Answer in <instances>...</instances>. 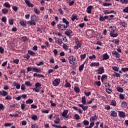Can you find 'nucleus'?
Returning <instances> with one entry per match:
<instances>
[{"mask_svg":"<svg viewBox=\"0 0 128 128\" xmlns=\"http://www.w3.org/2000/svg\"><path fill=\"white\" fill-rule=\"evenodd\" d=\"M84 64H82L79 67V70L80 72H82L84 70Z\"/></svg>","mask_w":128,"mask_h":128,"instance_id":"obj_30","label":"nucleus"},{"mask_svg":"<svg viewBox=\"0 0 128 128\" xmlns=\"http://www.w3.org/2000/svg\"><path fill=\"white\" fill-rule=\"evenodd\" d=\"M97 71L98 72V74H103V72H104V67H100V68H98Z\"/></svg>","mask_w":128,"mask_h":128,"instance_id":"obj_9","label":"nucleus"},{"mask_svg":"<svg viewBox=\"0 0 128 128\" xmlns=\"http://www.w3.org/2000/svg\"><path fill=\"white\" fill-rule=\"evenodd\" d=\"M60 120L58 118H56V119L54 121L55 124H60Z\"/></svg>","mask_w":128,"mask_h":128,"instance_id":"obj_42","label":"nucleus"},{"mask_svg":"<svg viewBox=\"0 0 128 128\" xmlns=\"http://www.w3.org/2000/svg\"><path fill=\"white\" fill-rule=\"evenodd\" d=\"M4 6H6V8H10V3L8 2H5Z\"/></svg>","mask_w":128,"mask_h":128,"instance_id":"obj_34","label":"nucleus"},{"mask_svg":"<svg viewBox=\"0 0 128 128\" xmlns=\"http://www.w3.org/2000/svg\"><path fill=\"white\" fill-rule=\"evenodd\" d=\"M55 38V42L56 44H62V40L60 38Z\"/></svg>","mask_w":128,"mask_h":128,"instance_id":"obj_8","label":"nucleus"},{"mask_svg":"<svg viewBox=\"0 0 128 128\" xmlns=\"http://www.w3.org/2000/svg\"><path fill=\"white\" fill-rule=\"evenodd\" d=\"M116 27L114 26H110L109 29V31L110 32V34L114 32H116Z\"/></svg>","mask_w":128,"mask_h":128,"instance_id":"obj_7","label":"nucleus"},{"mask_svg":"<svg viewBox=\"0 0 128 128\" xmlns=\"http://www.w3.org/2000/svg\"><path fill=\"white\" fill-rule=\"evenodd\" d=\"M4 48L2 47H0V54H4Z\"/></svg>","mask_w":128,"mask_h":128,"instance_id":"obj_59","label":"nucleus"},{"mask_svg":"<svg viewBox=\"0 0 128 128\" xmlns=\"http://www.w3.org/2000/svg\"><path fill=\"white\" fill-rule=\"evenodd\" d=\"M14 86H16V88H17V90H20V84H19L16 83L14 84Z\"/></svg>","mask_w":128,"mask_h":128,"instance_id":"obj_27","label":"nucleus"},{"mask_svg":"<svg viewBox=\"0 0 128 128\" xmlns=\"http://www.w3.org/2000/svg\"><path fill=\"white\" fill-rule=\"evenodd\" d=\"M50 104H51L52 106H56V104L55 103H54L52 100H51L50 102Z\"/></svg>","mask_w":128,"mask_h":128,"instance_id":"obj_55","label":"nucleus"},{"mask_svg":"<svg viewBox=\"0 0 128 128\" xmlns=\"http://www.w3.org/2000/svg\"><path fill=\"white\" fill-rule=\"evenodd\" d=\"M2 12L3 14H6L8 12V10L6 8H4L2 10Z\"/></svg>","mask_w":128,"mask_h":128,"instance_id":"obj_32","label":"nucleus"},{"mask_svg":"<svg viewBox=\"0 0 128 128\" xmlns=\"http://www.w3.org/2000/svg\"><path fill=\"white\" fill-rule=\"evenodd\" d=\"M112 68L114 70H115V72H118V68L116 66H113Z\"/></svg>","mask_w":128,"mask_h":128,"instance_id":"obj_51","label":"nucleus"},{"mask_svg":"<svg viewBox=\"0 0 128 128\" xmlns=\"http://www.w3.org/2000/svg\"><path fill=\"white\" fill-rule=\"evenodd\" d=\"M106 92L108 94H112V89L110 88H108L106 89Z\"/></svg>","mask_w":128,"mask_h":128,"instance_id":"obj_44","label":"nucleus"},{"mask_svg":"<svg viewBox=\"0 0 128 128\" xmlns=\"http://www.w3.org/2000/svg\"><path fill=\"white\" fill-rule=\"evenodd\" d=\"M75 118H76V120H80V115L78 114H75Z\"/></svg>","mask_w":128,"mask_h":128,"instance_id":"obj_56","label":"nucleus"},{"mask_svg":"<svg viewBox=\"0 0 128 128\" xmlns=\"http://www.w3.org/2000/svg\"><path fill=\"white\" fill-rule=\"evenodd\" d=\"M68 60L71 64H74L76 62V60L74 56H69Z\"/></svg>","mask_w":128,"mask_h":128,"instance_id":"obj_2","label":"nucleus"},{"mask_svg":"<svg viewBox=\"0 0 128 128\" xmlns=\"http://www.w3.org/2000/svg\"><path fill=\"white\" fill-rule=\"evenodd\" d=\"M121 24H120L124 28H126V22H120Z\"/></svg>","mask_w":128,"mask_h":128,"instance_id":"obj_53","label":"nucleus"},{"mask_svg":"<svg viewBox=\"0 0 128 128\" xmlns=\"http://www.w3.org/2000/svg\"><path fill=\"white\" fill-rule=\"evenodd\" d=\"M20 60H18V59H15L13 60V62H14V64H18Z\"/></svg>","mask_w":128,"mask_h":128,"instance_id":"obj_49","label":"nucleus"},{"mask_svg":"<svg viewBox=\"0 0 128 128\" xmlns=\"http://www.w3.org/2000/svg\"><path fill=\"white\" fill-rule=\"evenodd\" d=\"M119 116L120 118H125L126 117V114L124 112L120 111L119 112Z\"/></svg>","mask_w":128,"mask_h":128,"instance_id":"obj_12","label":"nucleus"},{"mask_svg":"<svg viewBox=\"0 0 128 128\" xmlns=\"http://www.w3.org/2000/svg\"><path fill=\"white\" fill-rule=\"evenodd\" d=\"M31 20L28 21L27 22V24H30V26H36V22H34V20H36V16L35 14L32 16Z\"/></svg>","mask_w":128,"mask_h":128,"instance_id":"obj_1","label":"nucleus"},{"mask_svg":"<svg viewBox=\"0 0 128 128\" xmlns=\"http://www.w3.org/2000/svg\"><path fill=\"white\" fill-rule=\"evenodd\" d=\"M82 102L83 104H86V96H84L82 99Z\"/></svg>","mask_w":128,"mask_h":128,"instance_id":"obj_21","label":"nucleus"},{"mask_svg":"<svg viewBox=\"0 0 128 128\" xmlns=\"http://www.w3.org/2000/svg\"><path fill=\"white\" fill-rule=\"evenodd\" d=\"M2 21L3 22H6V17H2Z\"/></svg>","mask_w":128,"mask_h":128,"instance_id":"obj_54","label":"nucleus"},{"mask_svg":"<svg viewBox=\"0 0 128 128\" xmlns=\"http://www.w3.org/2000/svg\"><path fill=\"white\" fill-rule=\"evenodd\" d=\"M68 110H64L62 113V116H64L66 118H68Z\"/></svg>","mask_w":128,"mask_h":128,"instance_id":"obj_6","label":"nucleus"},{"mask_svg":"<svg viewBox=\"0 0 128 128\" xmlns=\"http://www.w3.org/2000/svg\"><path fill=\"white\" fill-rule=\"evenodd\" d=\"M72 32L70 30L67 29L66 31L65 32V34L66 36H68L70 38L72 37V35H70V34H72Z\"/></svg>","mask_w":128,"mask_h":128,"instance_id":"obj_5","label":"nucleus"},{"mask_svg":"<svg viewBox=\"0 0 128 128\" xmlns=\"http://www.w3.org/2000/svg\"><path fill=\"white\" fill-rule=\"evenodd\" d=\"M12 9L14 10V12H16L18 10V8L16 6H12Z\"/></svg>","mask_w":128,"mask_h":128,"instance_id":"obj_61","label":"nucleus"},{"mask_svg":"<svg viewBox=\"0 0 128 128\" xmlns=\"http://www.w3.org/2000/svg\"><path fill=\"white\" fill-rule=\"evenodd\" d=\"M22 42H26L27 40H28V38H26V36H23L22 38Z\"/></svg>","mask_w":128,"mask_h":128,"instance_id":"obj_36","label":"nucleus"},{"mask_svg":"<svg viewBox=\"0 0 128 128\" xmlns=\"http://www.w3.org/2000/svg\"><path fill=\"white\" fill-rule=\"evenodd\" d=\"M4 126H12V124L11 123H5Z\"/></svg>","mask_w":128,"mask_h":128,"instance_id":"obj_47","label":"nucleus"},{"mask_svg":"<svg viewBox=\"0 0 128 128\" xmlns=\"http://www.w3.org/2000/svg\"><path fill=\"white\" fill-rule=\"evenodd\" d=\"M86 54H81L80 55L81 60H82L86 58Z\"/></svg>","mask_w":128,"mask_h":128,"instance_id":"obj_48","label":"nucleus"},{"mask_svg":"<svg viewBox=\"0 0 128 128\" xmlns=\"http://www.w3.org/2000/svg\"><path fill=\"white\" fill-rule=\"evenodd\" d=\"M26 4H27V6L29 7L34 8V4L32 3H30V2L28 0H25Z\"/></svg>","mask_w":128,"mask_h":128,"instance_id":"obj_10","label":"nucleus"},{"mask_svg":"<svg viewBox=\"0 0 128 128\" xmlns=\"http://www.w3.org/2000/svg\"><path fill=\"white\" fill-rule=\"evenodd\" d=\"M121 2L126 4H128V0H121Z\"/></svg>","mask_w":128,"mask_h":128,"instance_id":"obj_50","label":"nucleus"},{"mask_svg":"<svg viewBox=\"0 0 128 128\" xmlns=\"http://www.w3.org/2000/svg\"><path fill=\"white\" fill-rule=\"evenodd\" d=\"M25 86H32V85L30 82L27 81L25 82Z\"/></svg>","mask_w":128,"mask_h":128,"instance_id":"obj_24","label":"nucleus"},{"mask_svg":"<svg viewBox=\"0 0 128 128\" xmlns=\"http://www.w3.org/2000/svg\"><path fill=\"white\" fill-rule=\"evenodd\" d=\"M100 66L99 62H92L90 64L91 66Z\"/></svg>","mask_w":128,"mask_h":128,"instance_id":"obj_18","label":"nucleus"},{"mask_svg":"<svg viewBox=\"0 0 128 128\" xmlns=\"http://www.w3.org/2000/svg\"><path fill=\"white\" fill-rule=\"evenodd\" d=\"M33 72H42V70H40V68H34Z\"/></svg>","mask_w":128,"mask_h":128,"instance_id":"obj_19","label":"nucleus"},{"mask_svg":"<svg viewBox=\"0 0 128 128\" xmlns=\"http://www.w3.org/2000/svg\"><path fill=\"white\" fill-rule=\"evenodd\" d=\"M124 12L128 13V6L123 10Z\"/></svg>","mask_w":128,"mask_h":128,"instance_id":"obj_60","label":"nucleus"},{"mask_svg":"<svg viewBox=\"0 0 128 128\" xmlns=\"http://www.w3.org/2000/svg\"><path fill=\"white\" fill-rule=\"evenodd\" d=\"M111 104L112 106H116V100H112L111 102Z\"/></svg>","mask_w":128,"mask_h":128,"instance_id":"obj_38","label":"nucleus"},{"mask_svg":"<svg viewBox=\"0 0 128 128\" xmlns=\"http://www.w3.org/2000/svg\"><path fill=\"white\" fill-rule=\"evenodd\" d=\"M62 22L66 24V28H68L70 26V22L66 19V18H63Z\"/></svg>","mask_w":128,"mask_h":128,"instance_id":"obj_11","label":"nucleus"},{"mask_svg":"<svg viewBox=\"0 0 128 128\" xmlns=\"http://www.w3.org/2000/svg\"><path fill=\"white\" fill-rule=\"evenodd\" d=\"M34 67L28 66V68H27V71L30 72L31 70H32V72H34Z\"/></svg>","mask_w":128,"mask_h":128,"instance_id":"obj_28","label":"nucleus"},{"mask_svg":"<svg viewBox=\"0 0 128 128\" xmlns=\"http://www.w3.org/2000/svg\"><path fill=\"white\" fill-rule=\"evenodd\" d=\"M28 54H30L31 56H34L36 54V53H34V52L30 50H28Z\"/></svg>","mask_w":128,"mask_h":128,"instance_id":"obj_35","label":"nucleus"},{"mask_svg":"<svg viewBox=\"0 0 128 128\" xmlns=\"http://www.w3.org/2000/svg\"><path fill=\"white\" fill-rule=\"evenodd\" d=\"M8 94V92L4 90L1 92V96H6Z\"/></svg>","mask_w":128,"mask_h":128,"instance_id":"obj_15","label":"nucleus"},{"mask_svg":"<svg viewBox=\"0 0 128 128\" xmlns=\"http://www.w3.org/2000/svg\"><path fill=\"white\" fill-rule=\"evenodd\" d=\"M103 6H112V4L105 2L103 4Z\"/></svg>","mask_w":128,"mask_h":128,"instance_id":"obj_41","label":"nucleus"},{"mask_svg":"<svg viewBox=\"0 0 128 128\" xmlns=\"http://www.w3.org/2000/svg\"><path fill=\"white\" fill-rule=\"evenodd\" d=\"M54 70L52 69H50L48 71V74H52V72H54Z\"/></svg>","mask_w":128,"mask_h":128,"instance_id":"obj_62","label":"nucleus"},{"mask_svg":"<svg viewBox=\"0 0 128 128\" xmlns=\"http://www.w3.org/2000/svg\"><path fill=\"white\" fill-rule=\"evenodd\" d=\"M110 36L112 38H116V36H118V33L112 32V33H110Z\"/></svg>","mask_w":128,"mask_h":128,"instance_id":"obj_17","label":"nucleus"},{"mask_svg":"<svg viewBox=\"0 0 128 128\" xmlns=\"http://www.w3.org/2000/svg\"><path fill=\"white\" fill-rule=\"evenodd\" d=\"M80 46H81L80 44H76V46H74V48L75 50H78V48H80Z\"/></svg>","mask_w":128,"mask_h":128,"instance_id":"obj_33","label":"nucleus"},{"mask_svg":"<svg viewBox=\"0 0 128 128\" xmlns=\"http://www.w3.org/2000/svg\"><path fill=\"white\" fill-rule=\"evenodd\" d=\"M110 114L112 116H113L114 118H116V111L114 110H112L110 112Z\"/></svg>","mask_w":128,"mask_h":128,"instance_id":"obj_13","label":"nucleus"},{"mask_svg":"<svg viewBox=\"0 0 128 128\" xmlns=\"http://www.w3.org/2000/svg\"><path fill=\"white\" fill-rule=\"evenodd\" d=\"M34 10L36 14H40V10H38V8H34Z\"/></svg>","mask_w":128,"mask_h":128,"instance_id":"obj_52","label":"nucleus"},{"mask_svg":"<svg viewBox=\"0 0 128 128\" xmlns=\"http://www.w3.org/2000/svg\"><path fill=\"white\" fill-rule=\"evenodd\" d=\"M100 22H104V20H106L104 19V18L102 16H100Z\"/></svg>","mask_w":128,"mask_h":128,"instance_id":"obj_46","label":"nucleus"},{"mask_svg":"<svg viewBox=\"0 0 128 128\" xmlns=\"http://www.w3.org/2000/svg\"><path fill=\"white\" fill-rule=\"evenodd\" d=\"M20 24L22 26H26V22L25 21H24V20L20 21Z\"/></svg>","mask_w":128,"mask_h":128,"instance_id":"obj_22","label":"nucleus"},{"mask_svg":"<svg viewBox=\"0 0 128 128\" xmlns=\"http://www.w3.org/2000/svg\"><path fill=\"white\" fill-rule=\"evenodd\" d=\"M65 86H66V88H70V84L68 82L66 83Z\"/></svg>","mask_w":128,"mask_h":128,"instance_id":"obj_58","label":"nucleus"},{"mask_svg":"<svg viewBox=\"0 0 128 128\" xmlns=\"http://www.w3.org/2000/svg\"><path fill=\"white\" fill-rule=\"evenodd\" d=\"M63 48H64V50H68V45L64 44L63 45Z\"/></svg>","mask_w":128,"mask_h":128,"instance_id":"obj_57","label":"nucleus"},{"mask_svg":"<svg viewBox=\"0 0 128 128\" xmlns=\"http://www.w3.org/2000/svg\"><path fill=\"white\" fill-rule=\"evenodd\" d=\"M122 72H128V68H122Z\"/></svg>","mask_w":128,"mask_h":128,"instance_id":"obj_64","label":"nucleus"},{"mask_svg":"<svg viewBox=\"0 0 128 128\" xmlns=\"http://www.w3.org/2000/svg\"><path fill=\"white\" fill-rule=\"evenodd\" d=\"M36 88H40V86H42V84L40 82H37L35 84Z\"/></svg>","mask_w":128,"mask_h":128,"instance_id":"obj_45","label":"nucleus"},{"mask_svg":"<svg viewBox=\"0 0 128 128\" xmlns=\"http://www.w3.org/2000/svg\"><path fill=\"white\" fill-rule=\"evenodd\" d=\"M67 28L68 27L64 24H59L58 25V28L60 30H66Z\"/></svg>","mask_w":128,"mask_h":128,"instance_id":"obj_3","label":"nucleus"},{"mask_svg":"<svg viewBox=\"0 0 128 128\" xmlns=\"http://www.w3.org/2000/svg\"><path fill=\"white\" fill-rule=\"evenodd\" d=\"M96 84V86H100V81H98V82H95Z\"/></svg>","mask_w":128,"mask_h":128,"instance_id":"obj_63","label":"nucleus"},{"mask_svg":"<svg viewBox=\"0 0 128 128\" xmlns=\"http://www.w3.org/2000/svg\"><path fill=\"white\" fill-rule=\"evenodd\" d=\"M98 120V116H96V115H94V116H93L90 118V120Z\"/></svg>","mask_w":128,"mask_h":128,"instance_id":"obj_25","label":"nucleus"},{"mask_svg":"<svg viewBox=\"0 0 128 128\" xmlns=\"http://www.w3.org/2000/svg\"><path fill=\"white\" fill-rule=\"evenodd\" d=\"M74 90L75 91V92H76L77 94H78L80 92V88L78 87H74Z\"/></svg>","mask_w":128,"mask_h":128,"instance_id":"obj_31","label":"nucleus"},{"mask_svg":"<svg viewBox=\"0 0 128 128\" xmlns=\"http://www.w3.org/2000/svg\"><path fill=\"white\" fill-rule=\"evenodd\" d=\"M6 100H12V96H7L6 98H5Z\"/></svg>","mask_w":128,"mask_h":128,"instance_id":"obj_40","label":"nucleus"},{"mask_svg":"<svg viewBox=\"0 0 128 128\" xmlns=\"http://www.w3.org/2000/svg\"><path fill=\"white\" fill-rule=\"evenodd\" d=\"M116 88L119 92H124V89L122 87H118Z\"/></svg>","mask_w":128,"mask_h":128,"instance_id":"obj_23","label":"nucleus"},{"mask_svg":"<svg viewBox=\"0 0 128 128\" xmlns=\"http://www.w3.org/2000/svg\"><path fill=\"white\" fill-rule=\"evenodd\" d=\"M60 80L56 78L53 81L52 84L54 86H58L60 84Z\"/></svg>","mask_w":128,"mask_h":128,"instance_id":"obj_4","label":"nucleus"},{"mask_svg":"<svg viewBox=\"0 0 128 128\" xmlns=\"http://www.w3.org/2000/svg\"><path fill=\"white\" fill-rule=\"evenodd\" d=\"M34 102V100L32 99H28L26 102V104H32Z\"/></svg>","mask_w":128,"mask_h":128,"instance_id":"obj_29","label":"nucleus"},{"mask_svg":"<svg viewBox=\"0 0 128 128\" xmlns=\"http://www.w3.org/2000/svg\"><path fill=\"white\" fill-rule=\"evenodd\" d=\"M21 90H26V85L24 84H22L21 86Z\"/></svg>","mask_w":128,"mask_h":128,"instance_id":"obj_43","label":"nucleus"},{"mask_svg":"<svg viewBox=\"0 0 128 128\" xmlns=\"http://www.w3.org/2000/svg\"><path fill=\"white\" fill-rule=\"evenodd\" d=\"M72 22H74V20H78V16H76V14H73L72 16Z\"/></svg>","mask_w":128,"mask_h":128,"instance_id":"obj_20","label":"nucleus"},{"mask_svg":"<svg viewBox=\"0 0 128 128\" xmlns=\"http://www.w3.org/2000/svg\"><path fill=\"white\" fill-rule=\"evenodd\" d=\"M79 106H80V108H82V110H88V106H84L83 104H78Z\"/></svg>","mask_w":128,"mask_h":128,"instance_id":"obj_14","label":"nucleus"},{"mask_svg":"<svg viewBox=\"0 0 128 128\" xmlns=\"http://www.w3.org/2000/svg\"><path fill=\"white\" fill-rule=\"evenodd\" d=\"M109 56L107 54H105L103 55L104 60H108Z\"/></svg>","mask_w":128,"mask_h":128,"instance_id":"obj_26","label":"nucleus"},{"mask_svg":"<svg viewBox=\"0 0 128 128\" xmlns=\"http://www.w3.org/2000/svg\"><path fill=\"white\" fill-rule=\"evenodd\" d=\"M92 6H88L87 8V12L88 14H92Z\"/></svg>","mask_w":128,"mask_h":128,"instance_id":"obj_16","label":"nucleus"},{"mask_svg":"<svg viewBox=\"0 0 128 128\" xmlns=\"http://www.w3.org/2000/svg\"><path fill=\"white\" fill-rule=\"evenodd\" d=\"M83 124H84V126H88V124H90V122H88V120H84L83 122Z\"/></svg>","mask_w":128,"mask_h":128,"instance_id":"obj_37","label":"nucleus"},{"mask_svg":"<svg viewBox=\"0 0 128 128\" xmlns=\"http://www.w3.org/2000/svg\"><path fill=\"white\" fill-rule=\"evenodd\" d=\"M32 118V120H38V116L33 115Z\"/></svg>","mask_w":128,"mask_h":128,"instance_id":"obj_39","label":"nucleus"}]
</instances>
